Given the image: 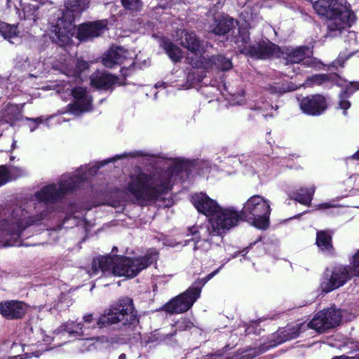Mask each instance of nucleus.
Here are the masks:
<instances>
[{
    "mask_svg": "<svg viewBox=\"0 0 359 359\" xmlns=\"http://www.w3.org/2000/svg\"><path fill=\"white\" fill-rule=\"evenodd\" d=\"M102 62L104 66L107 67H112V53H111V48H109L108 50V53L103 57Z\"/></svg>",
    "mask_w": 359,
    "mask_h": 359,
    "instance_id": "49530a36",
    "label": "nucleus"
},
{
    "mask_svg": "<svg viewBox=\"0 0 359 359\" xmlns=\"http://www.w3.org/2000/svg\"><path fill=\"white\" fill-rule=\"evenodd\" d=\"M112 265V257L110 256H100L93 259L91 270L88 271L90 277H93L100 271L106 272L109 271Z\"/></svg>",
    "mask_w": 359,
    "mask_h": 359,
    "instance_id": "a878e982",
    "label": "nucleus"
},
{
    "mask_svg": "<svg viewBox=\"0 0 359 359\" xmlns=\"http://www.w3.org/2000/svg\"><path fill=\"white\" fill-rule=\"evenodd\" d=\"M314 10L327 18L326 38H334L349 27L354 21V13L346 0H309Z\"/></svg>",
    "mask_w": 359,
    "mask_h": 359,
    "instance_id": "f03ea898",
    "label": "nucleus"
},
{
    "mask_svg": "<svg viewBox=\"0 0 359 359\" xmlns=\"http://www.w3.org/2000/svg\"><path fill=\"white\" fill-rule=\"evenodd\" d=\"M350 264L353 266L354 271L359 278V248L350 259Z\"/></svg>",
    "mask_w": 359,
    "mask_h": 359,
    "instance_id": "79ce46f5",
    "label": "nucleus"
},
{
    "mask_svg": "<svg viewBox=\"0 0 359 359\" xmlns=\"http://www.w3.org/2000/svg\"><path fill=\"white\" fill-rule=\"evenodd\" d=\"M316 244L318 247H332V237L330 234L325 231L317 232Z\"/></svg>",
    "mask_w": 359,
    "mask_h": 359,
    "instance_id": "72a5a7b5",
    "label": "nucleus"
},
{
    "mask_svg": "<svg viewBox=\"0 0 359 359\" xmlns=\"http://www.w3.org/2000/svg\"><path fill=\"white\" fill-rule=\"evenodd\" d=\"M175 171L171 169L147 173L137 168L130 175L128 191L140 203L147 204L171 188Z\"/></svg>",
    "mask_w": 359,
    "mask_h": 359,
    "instance_id": "f257e3e1",
    "label": "nucleus"
},
{
    "mask_svg": "<svg viewBox=\"0 0 359 359\" xmlns=\"http://www.w3.org/2000/svg\"><path fill=\"white\" fill-rule=\"evenodd\" d=\"M199 241V236L194 232L191 234L187 235V238L184 241V243H179L180 245H183L184 246H190V247H196V244Z\"/></svg>",
    "mask_w": 359,
    "mask_h": 359,
    "instance_id": "ea45409f",
    "label": "nucleus"
},
{
    "mask_svg": "<svg viewBox=\"0 0 359 359\" xmlns=\"http://www.w3.org/2000/svg\"><path fill=\"white\" fill-rule=\"evenodd\" d=\"M234 26L232 18L226 16H218L214 18L213 24L210 26L209 30L215 34H225Z\"/></svg>",
    "mask_w": 359,
    "mask_h": 359,
    "instance_id": "b1692460",
    "label": "nucleus"
},
{
    "mask_svg": "<svg viewBox=\"0 0 359 359\" xmlns=\"http://www.w3.org/2000/svg\"><path fill=\"white\" fill-rule=\"evenodd\" d=\"M27 120L32 121L33 122H35L37 124L41 123L42 122V119L41 118H27Z\"/></svg>",
    "mask_w": 359,
    "mask_h": 359,
    "instance_id": "bf43d9fd",
    "label": "nucleus"
},
{
    "mask_svg": "<svg viewBox=\"0 0 359 359\" xmlns=\"http://www.w3.org/2000/svg\"><path fill=\"white\" fill-rule=\"evenodd\" d=\"M134 56V52L122 47L114 50V72L118 70L121 73L120 75L116 72L114 74V85L126 83L125 78L130 73V68L135 65Z\"/></svg>",
    "mask_w": 359,
    "mask_h": 359,
    "instance_id": "9b49d317",
    "label": "nucleus"
},
{
    "mask_svg": "<svg viewBox=\"0 0 359 359\" xmlns=\"http://www.w3.org/2000/svg\"><path fill=\"white\" fill-rule=\"evenodd\" d=\"M90 84L97 88H107L112 84V76L105 72L97 71L90 76Z\"/></svg>",
    "mask_w": 359,
    "mask_h": 359,
    "instance_id": "cd10ccee",
    "label": "nucleus"
},
{
    "mask_svg": "<svg viewBox=\"0 0 359 359\" xmlns=\"http://www.w3.org/2000/svg\"><path fill=\"white\" fill-rule=\"evenodd\" d=\"M346 94L348 95L352 94V92L349 93V89H346L343 91L339 95V100L338 104V108L343 110V114L347 116V110L351 107V102L346 99Z\"/></svg>",
    "mask_w": 359,
    "mask_h": 359,
    "instance_id": "f704fd0d",
    "label": "nucleus"
},
{
    "mask_svg": "<svg viewBox=\"0 0 359 359\" xmlns=\"http://www.w3.org/2000/svg\"><path fill=\"white\" fill-rule=\"evenodd\" d=\"M27 306L19 301H6L0 303V313L8 319L22 318L25 313Z\"/></svg>",
    "mask_w": 359,
    "mask_h": 359,
    "instance_id": "4be33fe9",
    "label": "nucleus"
},
{
    "mask_svg": "<svg viewBox=\"0 0 359 359\" xmlns=\"http://www.w3.org/2000/svg\"><path fill=\"white\" fill-rule=\"evenodd\" d=\"M235 43L240 53L260 59H266L279 53V48L271 43L251 45L247 32H240Z\"/></svg>",
    "mask_w": 359,
    "mask_h": 359,
    "instance_id": "1a4fd4ad",
    "label": "nucleus"
},
{
    "mask_svg": "<svg viewBox=\"0 0 359 359\" xmlns=\"http://www.w3.org/2000/svg\"><path fill=\"white\" fill-rule=\"evenodd\" d=\"M302 111L309 116H319L327 109L325 98L320 95H313L299 99Z\"/></svg>",
    "mask_w": 359,
    "mask_h": 359,
    "instance_id": "f3484780",
    "label": "nucleus"
},
{
    "mask_svg": "<svg viewBox=\"0 0 359 359\" xmlns=\"http://www.w3.org/2000/svg\"><path fill=\"white\" fill-rule=\"evenodd\" d=\"M232 102L233 104H242L244 101V95L243 93H238L237 95L236 94L232 95Z\"/></svg>",
    "mask_w": 359,
    "mask_h": 359,
    "instance_id": "de8ad7c7",
    "label": "nucleus"
},
{
    "mask_svg": "<svg viewBox=\"0 0 359 359\" xmlns=\"http://www.w3.org/2000/svg\"><path fill=\"white\" fill-rule=\"evenodd\" d=\"M118 359H126V355L125 353H121L119 356H118Z\"/></svg>",
    "mask_w": 359,
    "mask_h": 359,
    "instance_id": "0e129e2a",
    "label": "nucleus"
},
{
    "mask_svg": "<svg viewBox=\"0 0 359 359\" xmlns=\"http://www.w3.org/2000/svg\"><path fill=\"white\" fill-rule=\"evenodd\" d=\"M83 320L86 323H91L93 320V315L92 314H87L83 316Z\"/></svg>",
    "mask_w": 359,
    "mask_h": 359,
    "instance_id": "6e6d98bb",
    "label": "nucleus"
},
{
    "mask_svg": "<svg viewBox=\"0 0 359 359\" xmlns=\"http://www.w3.org/2000/svg\"><path fill=\"white\" fill-rule=\"evenodd\" d=\"M308 330V325L306 323H297L295 325H287L282 329H279L273 334L271 344L270 346H276L287 341L297 338L302 332Z\"/></svg>",
    "mask_w": 359,
    "mask_h": 359,
    "instance_id": "a211bd4d",
    "label": "nucleus"
},
{
    "mask_svg": "<svg viewBox=\"0 0 359 359\" xmlns=\"http://www.w3.org/2000/svg\"><path fill=\"white\" fill-rule=\"evenodd\" d=\"M212 62L216 67L222 71H226L232 67L231 62L229 59L222 56L217 55L212 58Z\"/></svg>",
    "mask_w": 359,
    "mask_h": 359,
    "instance_id": "473e14b6",
    "label": "nucleus"
},
{
    "mask_svg": "<svg viewBox=\"0 0 359 359\" xmlns=\"http://www.w3.org/2000/svg\"><path fill=\"white\" fill-rule=\"evenodd\" d=\"M18 26L11 25L4 22H0V34L11 43H18L20 41Z\"/></svg>",
    "mask_w": 359,
    "mask_h": 359,
    "instance_id": "bb28decb",
    "label": "nucleus"
},
{
    "mask_svg": "<svg viewBox=\"0 0 359 359\" xmlns=\"http://www.w3.org/2000/svg\"><path fill=\"white\" fill-rule=\"evenodd\" d=\"M269 201L259 195H254L243 204L241 215L251 221L257 229H266L271 214Z\"/></svg>",
    "mask_w": 359,
    "mask_h": 359,
    "instance_id": "0eeeda50",
    "label": "nucleus"
},
{
    "mask_svg": "<svg viewBox=\"0 0 359 359\" xmlns=\"http://www.w3.org/2000/svg\"><path fill=\"white\" fill-rule=\"evenodd\" d=\"M88 64L86 61L78 60L75 65V69L73 71L69 72L68 75L76 78L84 69H88Z\"/></svg>",
    "mask_w": 359,
    "mask_h": 359,
    "instance_id": "58836bf2",
    "label": "nucleus"
},
{
    "mask_svg": "<svg viewBox=\"0 0 359 359\" xmlns=\"http://www.w3.org/2000/svg\"><path fill=\"white\" fill-rule=\"evenodd\" d=\"M26 173L25 170L20 167H13L8 171L9 179L11 177L18 178L19 177L25 175Z\"/></svg>",
    "mask_w": 359,
    "mask_h": 359,
    "instance_id": "37998d69",
    "label": "nucleus"
},
{
    "mask_svg": "<svg viewBox=\"0 0 359 359\" xmlns=\"http://www.w3.org/2000/svg\"><path fill=\"white\" fill-rule=\"evenodd\" d=\"M105 20H98L81 24L78 29L77 36L81 41H87L99 36L106 29Z\"/></svg>",
    "mask_w": 359,
    "mask_h": 359,
    "instance_id": "6ab92c4d",
    "label": "nucleus"
},
{
    "mask_svg": "<svg viewBox=\"0 0 359 359\" xmlns=\"http://www.w3.org/2000/svg\"><path fill=\"white\" fill-rule=\"evenodd\" d=\"M350 86L351 87H353V90H351V88H347L346 89H349V93L350 92H353L355 90H359V81H353V82H351L350 83Z\"/></svg>",
    "mask_w": 359,
    "mask_h": 359,
    "instance_id": "603ef678",
    "label": "nucleus"
},
{
    "mask_svg": "<svg viewBox=\"0 0 359 359\" xmlns=\"http://www.w3.org/2000/svg\"><path fill=\"white\" fill-rule=\"evenodd\" d=\"M341 321L339 311L328 308L318 311L311 320L306 323L309 329L315 330L318 333H324L328 330L338 326Z\"/></svg>",
    "mask_w": 359,
    "mask_h": 359,
    "instance_id": "f8f14e48",
    "label": "nucleus"
},
{
    "mask_svg": "<svg viewBox=\"0 0 359 359\" xmlns=\"http://www.w3.org/2000/svg\"><path fill=\"white\" fill-rule=\"evenodd\" d=\"M241 16L243 17L244 21L247 24L246 27H251V23L253 20V15L252 13L248 11V7H247L244 11L241 13Z\"/></svg>",
    "mask_w": 359,
    "mask_h": 359,
    "instance_id": "a18cd8bd",
    "label": "nucleus"
},
{
    "mask_svg": "<svg viewBox=\"0 0 359 359\" xmlns=\"http://www.w3.org/2000/svg\"><path fill=\"white\" fill-rule=\"evenodd\" d=\"M88 0H65L62 16L57 20L53 28V41L59 46L68 43L73 35L76 15L88 8Z\"/></svg>",
    "mask_w": 359,
    "mask_h": 359,
    "instance_id": "39448f33",
    "label": "nucleus"
},
{
    "mask_svg": "<svg viewBox=\"0 0 359 359\" xmlns=\"http://www.w3.org/2000/svg\"><path fill=\"white\" fill-rule=\"evenodd\" d=\"M256 108L259 110H261L262 111H268L269 109H271L273 108L272 105L269 103H264L262 102V104L260 103H257L256 105Z\"/></svg>",
    "mask_w": 359,
    "mask_h": 359,
    "instance_id": "8fccbe9b",
    "label": "nucleus"
},
{
    "mask_svg": "<svg viewBox=\"0 0 359 359\" xmlns=\"http://www.w3.org/2000/svg\"><path fill=\"white\" fill-rule=\"evenodd\" d=\"M121 158V156H114L113 160L114 161H116L117 159H120Z\"/></svg>",
    "mask_w": 359,
    "mask_h": 359,
    "instance_id": "774afa93",
    "label": "nucleus"
},
{
    "mask_svg": "<svg viewBox=\"0 0 359 359\" xmlns=\"http://www.w3.org/2000/svg\"><path fill=\"white\" fill-rule=\"evenodd\" d=\"M8 359H22V358L20 357V355H15L14 357L10 358Z\"/></svg>",
    "mask_w": 359,
    "mask_h": 359,
    "instance_id": "69168bd1",
    "label": "nucleus"
},
{
    "mask_svg": "<svg viewBox=\"0 0 359 359\" xmlns=\"http://www.w3.org/2000/svg\"><path fill=\"white\" fill-rule=\"evenodd\" d=\"M123 6L132 11H139L142 7L141 0H121Z\"/></svg>",
    "mask_w": 359,
    "mask_h": 359,
    "instance_id": "e433bc0d",
    "label": "nucleus"
},
{
    "mask_svg": "<svg viewBox=\"0 0 359 359\" xmlns=\"http://www.w3.org/2000/svg\"><path fill=\"white\" fill-rule=\"evenodd\" d=\"M121 323L126 328L133 329L139 323V318L135 309L133 300L128 297L118 300L114 307V325Z\"/></svg>",
    "mask_w": 359,
    "mask_h": 359,
    "instance_id": "9d476101",
    "label": "nucleus"
},
{
    "mask_svg": "<svg viewBox=\"0 0 359 359\" xmlns=\"http://www.w3.org/2000/svg\"><path fill=\"white\" fill-rule=\"evenodd\" d=\"M296 89V87L293 86H289L287 84H280V83H274L273 85H271L268 88V90L271 93H283L285 92L292 91Z\"/></svg>",
    "mask_w": 359,
    "mask_h": 359,
    "instance_id": "c9c22d12",
    "label": "nucleus"
},
{
    "mask_svg": "<svg viewBox=\"0 0 359 359\" xmlns=\"http://www.w3.org/2000/svg\"><path fill=\"white\" fill-rule=\"evenodd\" d=\"M241 216V215L233 208H219L209 221L213 229L219 232L220 230L229 229L235 226Z\"/></svg>",
    "mask_w": 359,
    "mask_h": 359,
    "instance_id": "dca6fc26",
    "label": "nucleus"
},
{
    "mask_svg": "<svg viewBox=\"0 0 359 359\" xmlns=\"http://www.w3.org/2000/svg\"><path fill=\"white\" fill-rule=\"evenodd\" d=\"M163 46L172 60L177 62L182 59V52L177 46L173 44L170 41H165Z\"/></svg>",
    "mask_w": 359,
    "mask_h": 359,
    "instance_id": "c85d7f7f",
    "label": "nucleus"
},
{
    "mask_svg": "<svg viewBox=\"0 0 359 359\" xmlns=\"http://www.w3.org/2000/svg\"><path fill=\"white\" fill-rule=\"evenodd\" d=\"M16 108L13 106H10L7 108L6 111L7 113L13 112V111H15Z\"/></svg>",
    "mask_w": 359,
    "mask_h": 359,
    "instance_id": "680f3d73",
    "label": "nucleus"
},
{
    "mask_svg": "<svg viewBox=\"0 0 359 359\" xmlns=\"http://www.w3.org/2000/svg\"><path fill=\"white\" fill-rule=\"evenodd\" d=\"M38 10L37 6H28L24 8V13L25 18L32 19L36 21L38 18L37 14L36 13Z\"/></svg>",
    "mask_w": 359,
    "mask_h": 359,
    "instance_id": "a19ab883",
    "label": "nucleus"
},
{
    "mask_svg": "<svg viewBox=\"0 0 359 359\" xmlns=\"http://www.w3.org/2000/svg\"><path fill=\"white\" fill-rule=\"evenodd\" d=\"M261 241V239L259 238V240H257L256 241L253 242V243H250V245H256L257 244L258 242Z\"/></svg>",
    "mask_w": 359,
    "mask_h": 359,
    "instance_id": "338daca9",
    "label": "nucleus"
},
{
    "mask_svg": "<svg viewBox=\"0 0 359 359\" xmlns=\"http://www.w3.org/2000/svg\"><path fill=\"white\" fill-rule=\"evenodd\" d=\"M39 351H36L35 352H33L32 353H26L25 354V356L26 358H31L32 356H36V357H39Z\"/></svg>",
    "mask_w": 359,
    "mask_h": 359,
    "instance_id": "13d9d810",
    "label": "nucleus"
},
{
    "mask_svg": "<svg viewBox=\"0 0 359 359\" xmlns=\"http://www.w3.org/2000/svg\"><path fill=\"white\" fill-rule=\"evenodd\" d=\"M331 207H332V205L328 203H321L320 205H319V208H321V209H327Z\"/></svg>",
    "mask_w": 359,
    "mask_h": 359,
    "instance_id": "4d7b16f0",
    "label": "nucleus"
},
{
    "mask_svg": "<svg viewBox=\"0 0 359 359\" xmlns=\"http://www.w3.org/2000/svg\"><path fill=\"white\" fill-rule=\"evenodd\" d=\"M201 293V286H190L184 292L170 299L163 305L160 310L170 315L184 313L191 309L194 303L200 298Z\"/></svg>",
    "mask_w": 359,
    "mask_h": 359,
    "instance_id": "6e6552de",
    "label": "nucleus"
},
{
    "mask_svg": "<svg viewBox=\"0 0 359 359\" xmlns=\"http://www.w3.org/2000/svg\"><path fill=\"white\" fill-rule=\"evenodd\" d=\"M354 277H358L353 266L335 265L332 268L330 278L322 284V288L326 293L332 292L344 285Z\"/></svg>",
    "mask_w": 359,
    "mask_h": 359,
    "instance_id": "4468645a",
    "label": "nucleus"
},
{
    "mask_svg": "<svg viewBox=\"0 0 359 359\" xmlns=\"http://www.w3.org/2000/svg\"><path fill=\"white\" fill-rule=\"evenodd\" d=\"M332 359H359V356L351 357L346 355H341L339 356H334Z\"/></svg>",
    "mask_w": 359,
    "mask_h": 359,
    "instance_id": "864d4df0",
    "label": "nucleus"
},
{
    "mask_svg": "<svg viewBox=\"0 0 359 359\" xmlns=\"http://www.w3.org/2000/svg\"><path fill=\"white\" fill-rule=\"evenodd\" d=\"M310 53L311 51L309 48L299 47L287 49L286 51L283 52L282 54L285 65L289 66L292 64H299L303 61Z\"/></svg>",
    "mask_w": 359,
    "mask_h": 359,
    "instance_id": "5701e85b",
    "label": "nucleus"
},
{
    "mask_svg": "<svg viewBox=\"0 0 359 359\" xmlns=\"http://www.w3.org/2000/svg\"><path fill=\"white\" fill-rule=\"evenodd\" d=\"M337 77L336 74H316L309 77L304 86H309L311 85H321L327 81L334 80Z\"/></svg>",
    "mask_w": 359,
    "mask_h": 359,
    "instance_id": "7c9ffc66",
    "label": "nucleus"
},
{
    "mask_svg": "<svg viewBox=\"0 0 359 359\" xmlns=\"http://www.w3.org/2000/svg\"><path fill=\"white\" fill-rule=\"evenodd\" d=\"M46 215L47 212L43 210L35 216H29L21 207H15L5 219L0 221V245L20 246L18 243L20 233L29 226L40 223Z\"/></svg>",
    "mask_w": 359,
    "mask_h": 359,
    "instance_id": "20e7f679",
    "label": "nucleus"
},
{
    "mask_svg": "<svg viewBox=\"0 0 359 359\" xmlns=\"http://www.w3.org/2000/svg\"><path fill=\"white\" fill-rule=\"evenodd\" d=\"M112 322V309L109 308L100 317L97 325L100 327L110 325Z\"/></svg>",
    "mask_w": 359,
    "mask_h": 359,
    "instance_id": "4c0bfd02",
    "label": "nucleus"
},
{
    "mask_svg": "<svg viewBox=\"0 0 359 359\" xmlns=\"http://www.w3.org/2000/svg\"><path fill=\"white\" fill-rule=\"evenodd\" d=\"M351 158L353 159L359 160V150L355 153Z\"/></svg>",
    "mask_w": 359,
    "mask_h": 359,
    "instance_id": "e2e57ef3",
    "label": "nucleus"
},
{
    "mask_svg": "<svg viewBox=\"0 0 359 359\" xmlns=\"http://www.w3.org/2000/svg\"><path fill=\"white\" fill-rule=\"evenodd\" d=\"M248 248H244L241 251H237L236 252H234L232 255H231V257L227 259V262L229 261L232 258H236V257H238L239 255H242L243 257H245L246 255V254L248 253Z\"/></svg>",
    "mask_w": 359,
    "mask_h": 359,
    "instance_id": "3c124183",
    "label": "nucleus"
},
{
    "mask_svg": "<svg viewBox=\"0 0 359 359\" xmlns=\"http://www.w3.org/2000/svg\"><path fill=\"white\" fill-rule=\"evenodd\" d=\"M128 156L134 158H142V162L147 165L156 163L157 162V159L159 158L157 155L142 150L133 151L128 154Z\"/></svg>",
    "mask_w": 359,
    "mask_h": 359,
    "instance_id": "c756f323",
    "label": "nucleus"
},
{
    "mask_svg": "<svg viewBox=\"0 0 359 359\" xmlns=\"http://www.w3.org/2000/svg\"><path fill=\"white\" fill-rule=\"evenodd\" d=\"M83 325L81 323L67 321L57 328L53 333V337H50L41 331L38 333L36 342L37 346H43L49 344L52 341H59L67 337H79L83 336Z\"/></svg>",
    "mask_w": 359,
    "mask_h": 359,
    "instance_id": "ddd939ff",
    "label": "nucleus"
},
{
    "mask_svg": "<svg viewBox=\"0 0 359 359\" xmlns=\"http://www.w3.org/2000/svg\"><path fill=\"white\" fill-rule=\"evenodd\" d=\"M316 191V187L311 185L309 187H302L291 193L289 196L291 198L301 204L309 205L311 204L313 196Z\"/></svg>",
    "mask_w": 359,
    "mask_h": 359,
    "instance_id": "393cba45",
    "label": "nucleus"
},
{
    "mask_svg": "<svg viewBox=\"0 0 359 359\" xmlns=\"http://www.w3.org/2000/svg\"><path fill=\"white\" fill-rule=\"evenodd\" d=\"M178 41L182 46L187 49L190 53L195 56V58L187 57V60H189V62L193 67H198L202 64L201 55L203 48L196 34L187 30H181L180 37L178 39Z\"/></svg>",
    "mask_w": 359,
    "mask_h": 359,
    "instance_id": "2eb2a0df",
    "label": "nucleus"
},
{
    "mask_svg": "<svg viewBox=\"0 0 359 359\" xmlns=\"http://www.w3.org/2000/svg\"><path fill=\"white\" fill-rule=\"evenodd\" d=\"M192 202L198 211L208 217L209 219H211L220 208L215 201L205 194H196L192 197Z\"/></svg>",
    "mask_w": 359,
    "mask_h": 359,
    "instance_id": "412c9836",
    "label": "nucleus"
},
{
    "mask_svg": "<svg viewBox=\"0 0 359 359\" xmlns=\"http://www.w3.org/2000/svg\"><path fill=\"white\" fill-rule=\"evenodd\" d=\"M170 1V0H165V2H164V3H161V4H159V6H160V7H161V8H165V7H167V6H169Z\"/></svg>",
    "mask_w": 359,
    "mask_h": 359,
    "instance_id": "052dcab7",
    "label": "nucleus"
},
{
    "mask_svg": "<svg viewBox=\"0 0 359 359\" xmlns=\"http://www.w3.org/2000/svg\"><path fill=\"white\" fill-rule=\"evenodd\" d=\"M76 99L74 104H69L70 111L76 115L89 111L91 107V99L86 93V90L81 87L75 88L72 91Z\"/></svg>",
    "mask_w": 359,
    "mask_h": 359,
    "instance_id": "aec40b11",
    "label": "nucleus"
},
{
    "mask_svg": "<svg viewBox=\"0 0 359 359\" xmlns=\"http://www.w3.org/2000/svg\"><path fill=\"white\" fill-rule=\"evenodd\" d=\"M346 42L349 45L351 49L349 56H351L359 49V32H349L346 36Z\"/></svg>",
    "mask_w": 359,
    "mask_h": 359,
    "instance_id": "2f4dec72",
    "label": "nucleus"
},
{
    "mask_svg": "<svg viewBox=\"0 0 359 359\" xmlns=\"http://www.w3.org/2000/svg\"><path fill=\"white\" fill-rule=\"evenodd\" d=\"M9 181L8 170L6 166H0V187Z\"/></svg>",
    "mask_w": 359,
    "mask_h": 359,
    "instance_id": "c03bdc74",
    "label": "nucleus"
},
{
    "mask_svg": "<svg viewBox=\"0 0 359 359\" xmlns=\"http://www.w3.org/2000/svg\"><path fill=\"white\" fill-rule=\"evenodd\" d=\"M107 161L97 162L93 165H88L86 168H80L76 175L69 174L64 175L59 182L58 187L55 184L44 187L41 191L36 194V197L39 200V203L36 208L43 205L44 203H54L63 198L67 194L79 187L80 184L89 177L95 175L98 169L109 163Z\"/></svg>",
    "mask_w": 359,
    "mask_h": 359,
    "instance_id": "7ed1b4c3",
    "label": "nucleus"
},
{
    "mask_svg": "<svg viewBox=\"0 0 359 359\" xmlns=\"http://www.w3.org/2000/svg\"><path fill=\"white\" fill-rule=\"evenodd\" d=\"M353 179L355 183V187L359 188V175L351 177L348 181L351 182L353 180Z\"/></svg>",
    "mask_w": 359,
    "mask_h": 359,
    "instance_id": "5fc2aeb1",
    "label": "nucleus"
},
{
    "mask_svg": "<svg viewBox=\"0 0 359 359\" xmlns=\"http://www.w3.org/2000/svg\"><path fill=\"white\" fill-rule=\"evenodd\" d=\"M118 248H114V275L129 278L136 277L142 270L155 263L158 257L156 251H147L144 256L137 257H120L115 261L114 253Z\"/></svg>",
    "mask_w": 359,
    "mask_h": 359,
    "instance_id": "423d86ee",
    "label": "nucleus"
},
{
    "mask_svg": "<svg viewBox=\"0 0 359 359\" xmlns=\"http://www.w3.org/2000/svg\"><path fill=\"white\" fill-rule=\"evenodd\" d=\"M224 266V264L220 265L217 269L211 272L210 273L208 274L204 278H203V283L205 284L206 282L210 280L212 278H213Z\"/></svg>",
    "mask_w": 359,
    "mask_h": 359,
    "instance_id": "09e8293b",
    "label": "nucleus"
}]
</instances>
